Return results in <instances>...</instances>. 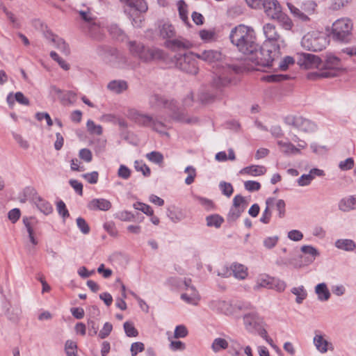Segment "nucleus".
<instances>
[{"label": "nucleus", "instance_id": "13d9d810", "mask_svg": "<svg viewBox=\"0 0 356 356\" xmlns=\"http://www.w3.org/2000/svg\"><path fill=\"white\" fill-rule=\"evenodd\" d=\"M76 225L80 231L83 234H88L90 232V227L87 222L85 220V219H83V218L79 217L76 219Z\"/></svg>", "mask_w": 356, "mask_h": 356}, {"label": "nucleus", "instance_id": "4be33fe9", "mask_svg": "<svg viewBox=\"0 0 356 356\" xmlns=\"http://www.w3.org/2000/svg\"><path fill=\"white\" fill-rule=\"evenodd\" d=\"M197 57L206 62L213 63L218 62L222 59V54L217 50H204L202 52L197 54Z\"/></svg>", "mask_w": 356, "mask_h": 356}, {"label": "nucleus", "instance_id": "6ab92c4d", "mask_svg": "<svg viewBox=\"0 0 356 356\" xmlns=\"http://www.w3.org/2000/svg\"><path fill=\"white\" fill-rule=\"evenodd\" d=\"M97 51L98 55L107 63L115 62L119 55L116 49L109 47L101 46L97 48Z\"/></svg>", "mask_w": 356, "mask_h": 356}, {"label": "nucleus", "instance_id": "e433bc0d", "mask_svg": "<svg viewBox=\"0 0 356 356\" xmlns=\"http://www.w3.org/2000/svg\"><path fill=\"white\" fill-rule=\"evenodd\" d=\"M291 292L296 296V302L298 304H301L307 296V291L303 286L293 287Z\"/></svg>", "mask_w": 356, "mask_h": 356}, {"label": "nucleus", "instance_id": "49530a36", "mask_svg": "<svg viewBox=\"0 0 356 356\" xmlns=\"http://www.w3.org/2000/svg\"><path fill=\"white\" fill-rule=\"evenodd\" d=\"M317 5L314 1H307L302 3L301 9L308 16L315 13Z\"/></svg>", "mask_w": 356, "mask_h": 356}, {"label": "nucleus", "instance_id": "79ce46f5", "mask_svg": "<svg viewBox=\"0 0 356 356\" xmlns=\"http://www.w3.org/2000/svg\"><path fill=\"white\" fill-rule=\"evenodd\" d=\"M288 7L291 11V13L300 19H301L303 22H307L309 20V18L308 16L302 11V9H299L292 5L291 3H287Z\"/></svg>", "mask_w": 356, "mask_h": 356}, {"label": "nucleus", "instance_id": "393cba45", "mask_svg": "<svg viewBox=\"0 0 356 356\" xmlns=\"http://www.w3.org/2000/svg\"><path fill=\"white\" fill-rule=\"evenodd\" d=\"M186 290L192 291V293H182L181 295V299L188 304L197 305L200 300V296L195 286L190 285V286L188 287V289Z\"/></svg>", "mask_w": 356, "mask_h": 356}, {"label": "nucleus", "instance_id": "0eeeda50", "mask_svg": "<svg viewBox=\"0 0 356 356\" xmlns=\"http://www.w3.org/2000/svg\"><path fill=\"white\" fill-rule=\"evenodd\" d=\"M343 69L342 63L338 57L328 54L326 56L324 63L321 62L320 71L309 74V79L334 77Z\"/></svg>", "mask_w": 356, "mask_h": 356}, {"label": "nucleus", "instance_id": "bf43d9fd", "mask_svg": "<svg viewBox=\"0 0 356 356\" xmlns=\"http://www.w3.org/2000/svg\"><path fill=\"white\" fill-rule=\"evenodd\" d=\"M50 56L53 60L56 61L60 67L63 70H68L70 69V65L63 58H61L56 52L51 51Z\"/></svg>", "mask_w": 356, "mask_h": 356}, {"label": "nucleus", "instance_id": "a19ab883", "mask_svg": "<svg viewBox=\"0 0 356 356\" xmlns=\"http://www.w3.org/2000/svg\"><path fill=\"white\" fill-rule=\"evenodd\" d=\"M111 36L116 40H122L125 38L124 31L116 24H112L108 28Z\"/></svg>", "mask_w": 356, "mask_h": 356}, {"label": "nucleus", "instance_id": "58836bf2", "mask_svg": "<svg viewBox=\"0 0 356 356\" xmlns=\"http://www.w3.org/2000/svg\"><path fill=\"white\" fill-rule=\"evenodd\" d=\"M278 145L280 147L282 151L285 154H298L300 150L298 148L296 147L292 143H286L283 141H278Z\"/></svg>", "mask_w": 356, "mask_h": 356}, {"label": "nucleus", "instance_id": "6e6d98bb", "mask_svg": "<svg viewBox=\"0 0 356 356\" xmlns=\"http://www.w3.org/2000/svg\"><path fill=\"white\" fill-rule=\"evenodd\" d=\"M76 348L77 346L76 342L71 340H67L65 342V349L67 356H76Z\"/></svg>", "mask_w": 356, "mask_h": 356}, {"label": "nucleus", "instance_id": "680f3d73", "mask_svg": "<svg viewBox=\"0 0 356 356\" xmlns=\"http://www.w3.org/2000/svg\"><path fill=\"white\" fill-rule=\"evenodd\" d=\"M145 350V345L142 342H134L131 344L130 351L131 356H136L138 353Z\"/></svg>", "mask_w": 356, "mask_h": 356}, {"label": "nucleus", "instance_id": "0e129e2a", "mask_svg": "<svg viewBox=\"0 0 356 356\" xmlns=\"http://www.w3.org/2000/svg\"><path fill=\"white\" fill-rule=\"evenodd\" d=\"M245 188L250 192L257 191L261 188V184L256 181H246L244 182Z\"/></svg>", "mask_w": 356, "mask_h": 356}, {"label": "nucleus", "instance_id": "ddd939ff", "mask_svg": "<svg viewBox=\"0 0 356 356\" xmlns=\"http://www.w3.org/2000/svg\"><path fill=\"white\" fill-rule=\"evenodd\" d=\"M248 202L244 197L241 195H236L233 199V205L228 213L227 220L235 221L245 211Z\"/></svg>", "mask_w": 356, "mask_h": 356}, {"label": "nucleus", "instance_id": "e2e57ef3", "mask_svg": "<svg viewBox=\"0 0 356 356\" xmlns=\"http://www.w3.org/2000/svg\"><path fill=\"white\" fill-rule=\"evenodd\" d=\"M95 151L97 154H100L105 151L106 147V140L99 138L94 143Z\"/></svg>", "mask_w": 356, "mask_h": 356}, {"label": "nucleus", "instance_id": "c03bdc74", "mask_svg": "<svg viewBox=\"0 0 356 356\" xmlns=\"http://www.w3.org/2000/svg\"><path fill=\"white\" fill-rule=\"evenodd\" d=\"M146 158L156 164H161L163 162V156L159 152L153 151L146 154Z\"/></svg>", "mask_w": 356, "mask_h": 356}, {"label": "nucleus", "instance_id": "c85d7f7f", "mask_svg": "<svg viewBox=\"0 0 356 356\" xmlns=\"http://www.w3.org/2000/svg\"><path fill=\"white\" fill-rule=\"evenodd\" d=\"M166 282L169 286L179 289H188V287L191 285V280L189 278L181 280L179 277H171L167 280Z\"/></svg>", "mask_w": 356, "mask_h": 356}, {"label": "nucleus", "instance_id": "a18cd8bd", "mask_svg": "<svg viewBox=\"0 0 356 356\" xmlns=\"http://www.w3.org/2000/svg\"><path fill=\"white\" fill-rule=\"evenodd\" d=\"M125 334L129 337H136L138 335V330L135 328L133 323L127 321L124 323Z\"/></svg>", "mask_w": 356, "mask_h": 356}, {"label": "nucleus", "instance_id": "c756f323", "mask_svg": "<svg viewBox=\"0 0 356 356\" xmlns=\"http://www.w3.org/2000/svg\"><path fill=\"white\" fill-rule=\"evenodd\" d=\"M179 16L181 20L187 26H191L188 18V6L184 0H179L177 3Z\"/></svg>", "mask_w": 356, "mask_h": 356}, {"label": "nucleus", "instance_id": "cd10ccee", "mask_svg": "<svg viewBox=\"0 0 356 356\" xmlns=\"http://www.w3.org/2000/svg\"><path fill=\"white\" fill-rule=\"evenodd\" d=\"M266 169L263 165H252L241 170L240 173L242 175H248L253 177L264 175Z\"/></svg>", "mask_w": 356, "mask_h": 356}, {"label": "nucleus", "instance_id": "6e6552de", "mask_svg": "<svg viewBox=\"0 0 356 356\" xmlns=\"http://www.w3.org/2000/svg\"><path fill=\"white\" fill-rule=\"evenodd\" d=\"M352 30L353 23L349 19H339L332 24L330 36L334 41L348 43L352 40Z\"/></svg>", "mask_w": 356, "mask_h": 356}, {"label": "nucleus", "instance_id": "603ef678", "mask_svg": "<svg viewBox=\"0 0 356 356\" xmlns=\"http://www.w3.org/2000/svg\"><path fill=\"white\" fill-rule=\"evenodd\" d=\"M134 167L137 171L141 172L145 177H149L150 175L151 171L149 168L142 161H136Z\"/></svg>", "mask_w": 356, "mask_h": 356}, {"label": "nucleus", "instance_id": "aec40b11", "mask_svg": "<svg viewBox=\"0 0 356 356\" xmlns=\"http://www.w3.org/2000/svg\"><path fill=\"white\" fill-rule=\"evenodd\" d=\"M243 322L246 330L253 331L257 329L262 323V319L254 312L248 313L244 315Z\"/></svg>", "mask_w": 356, "mask_h": 356}, {"label": "nucleus", "instance_id": "5fc2aeb1", "mask_svg": "<svg viewBox=\"0 0 356 356\" xmlns=\"http://www.w3.org/2000/svg\"><path fill=\"white\" fill-rule=\"evenodd\" d=\"M134 207L137 210L141 211L147 216H153L154 211L150 207V206L142 202H136L134 204Z\"/></svg>", "mask_w": 356, "mask_h": 356}, {"label": "nucleus", "instance_id": "473e14b6", "mask_svg": "<svg viewBox=\"0 0 356 356\" xmlns=\"http://www.w3.org/2000/svg\"><path fill=\"white\" fill-rule=\"evenodd\" d=\"M160 35L163 38H165L167 40H171L174 37L176 36V31L174 26L168 23H163L159 28Z\"/></svg>", "mask_w": 356, "mask_h": 356}, {"label": "nucleus", "instance_id": "69168bd1", "mask_svg": "<svg viewBox=\"0 0 356 356\" xmlns=\"http://www.w3.org/2000/svg\"><path fill=\"white\" fill-rule=\"evenodd\" d=\"M112 330H113L112 324L108 322L106 323L104 325L102 329L99 331V333L98 334L99 337L100 339L106 338L110 334Z\"/></svg>", "mask_w": 356, "mask_h": 356}, {"label": "nucleus", "instance_id": "a878e982", "mask_svg": "<svg viewBox=\"0 0 356 356\" xmlns=\"http://www.w3.org/2000/svg\"><path fill=\"white\" fill-rule=\"evenodd\" d=\"M23 222L29 234V238L31 243L33 245H36L38 242L34 236V226L36 223L35 219L33 218H24Z\"/></svg>", "mask_w": 356, "mask_h": 356}, {"label": "nucleus", "instance_id": "ea45409f", "mask_svg": "<svg viewBox=\"0 0 356 356\" xmlns=\"http://www.w3.org/2000/svg\"><path fill=\"white\" fill-rule=\"evenodd\" d=\"M272 277L264 275L257 279V284L254 286L255 290L260 289L261 287L270 289Z\"/></svg>", "mask_w": 356, "mask_h": 356}, {"label": "nucleus", "instance_id": "72a5a7b5", "mask_svg": "<svg viewBox=\"0 0 356 356\" xmlns=\"http://www.w3.org/2000/svg\"><path fill=\"white\" fill-rule=\"evenodd\" d=\"M107 88L111 91L119 94L125 91L128 88V85L125 81L114 80L108 83Z\"/></svg>", "mask_w": 356, "mask_h": 356}, {"label": "nucleus", "instance_id": "4d7b16f0", "mask_svg": "<svg viewBox=\"0 0 356 356\" xmlns=\"http://www.w3.org/2000/svg\"><path fill=\"white\" fill-rule=\"evenodd\" d=\"M200 37L206 42H211L215 40L216 33L211 30H202L200 31Z\"/></svg>", "mask_w": 356, "mask_h": 356}, {"label": "nucleus", "instance_id": "1a4fd4ad", "mask_svg": "<svg viewBox=\"0 0 356 356\" xmlns=\"http://www.w3.org/2000/svg\"><path fill=\"white\" fill-rule=\"evenodd\" d=\"M197 54L191 52L177 54L174 56L175 66L180 70L192 75L198 72Z\"/></svg>", "mask_w": 356, "mask_h": 356}, {"label": "nucleus", "instance_id": "b1692460", "mask_svg": "<svg viewBox=\"0 0 356 356\" xmlns=\"http://www.w3.org/2000/svg\"><path fill=\"white\" fill-rule=\"evenodd\" d=\"M32 201L36 207L44 214L48 215L52 212L53 209L51 204L40 196H34Z\"/></svg>", "mask_w": 356, "mask_h": 356}, {"label": "nucleus", "instance_id": "9d476101", "mask_svg": "<svg viewBox=\"0 0 356 356\" xmlns=\"http://www.w3.org/2000/svg\"><path fill=\"white\" fill-rule=\"evenodd\" d=\"M328 44V40L324 34L318 32H310L303 36L301 40L302 47L312 51H320Z\"/></svg>", "mask_w": 356, "mask_h": 356}, {"label": "nucleus", "instance_id": "bb28decb", "mask_svg": "<svg viewBox=\"0 0 356 356\" xmlns=\"http://www.w3.org/2000/svg\"><path fill=\"white\" fill-rule=\"evenodd\" d=\"M314 343L316 349L321 353H325L329 349V346H332L322 334L316 332L314 337Z\"/></svg>", "mask_w": 356, "mask_h": 356}, {"label": "nucleus", "instance_id": "a211bd4d", "mask_svg": "<svg viewBox=\"0 0 356 356\" xmlns=\"http://www.w3.org/2000/svg\"><path fill=\"white\" fill-rule=\"evenodd\" d=\"M261 8H264L266 15L272 19L282 10L277 0H263Z\"/></svg>", "mask_w": 356, "mask_h": 356}, {"label": "nucleus", "instance_id": "de8ad7c7", "mask_svg": "<svg viewBox=\"0 0 356 356\" xmlns=\"http://www.w3.org/2000/svg\"><path fill=\"white\" fill-rule=\"evenodd\" d=\"M286 286V283L280 279L272 277L270 289H275L278 292H282Z\"/></svg>", "mask_w": 356, "mask_h": 356}, {"label": "nucleus", "instance_id": "4468645a", "mask_svg": "<svg viewBox=\"0 0 356 356\" xmlns=\"http://www.w3.org/2000/svg\"><path fill=\"white\" fill-rule=\"evenodd\" d=\"M298 64L304 69L321 67V60L317 56L308 53H302L298 55Z\"/></svg>", "mask_w": 356, "mask_h": 356}, {"label": "nucleus", "instance_id": "864d4df0", "mask_svg": "<svg viewBox=\"0 0 356 356\" xmlns=\"http://www.w3.org/2000/svg\"><path fill=\"white\" fill-rule=\"evenodd\" d=\"M55 47L58 49L62 53L65 55H69L70 53V50L69 46L65 43V42L60 38H57L56 42L53 43Z\"/></svg>", "mask_w": 356, "mask_h": 356}, {"label": "nucleus", "instance_id": "2f4dec72", "mask_svg": "<svg viewBox=\"0 0 356 356\" xmlns=\"http://www.w3.org/2000/svg\"><path fill=\"white\" fill-rule=\"evenodd\" d=\"M233 275L239 280H244L248 276L247 268L241 264L234 263L230 266Z\"/></svg>", "mask_w": 356, "mask_h": 356}, {"label": "nucleus", "instance_id": "37998d69", "mask_svg": "<svg viewBox=\"0 0 356 356\" xmlns=\"http://www.w3.org/2000/svg\"><path fill=\"white\" fill-rule=\"evenodd\" d=\"M273 199L272 198H268L266 200V207L264 209L260 218V221L264 224H268L270 222L271 217V211H270L269 207L270 204L273 202Z\"/></svg>", "mask_w": 356, "mask_h": 356}, {"label": "nucleus", "instance_id": "39448f33", "mask_svg": "<svg viewBox=\"0 0 356 356\" xmlns=\"http://www.w3.org/2000/svg\"><path fill=\"white\" fill-rule=\"evenodd\" d=\"M241 72V67L237 65H221L215 72L212 79L211 86L218 90H222L223 88L229 86L232 83L235 74Z\"/></svg>", "mask_w": 356, "mask_h": 356}, {"label": "nucleus", "instance_id": "3c124183", "mask_svg": "<svg viewBox=\"0 0 356 356\" xmlns=\"http://www.w3.org/2000/svg\"><path fill=\"white\" fill-rule=\"evenodd\" d=\"M228 346L227 341L222 338L216 339L212 343V349L215 352L219 351L220 349H225Z\"/></svg>", "mask_w": 356, "mask_h": 356}, {"label": "nucleus", "instance_id": "f8f14e48", "mask_svg": "<svg viewBox=\"0 0 356 356\" xmlns=\"http://www.w3.org/2000/svg\"><path fill=\"white\" fill-rule=\"evenodd\" d=\"M263 32L267 40L264 43H269L271 46H275V49H280L284 45V40L278 33L276 26L271 23H267L263 26Z\"/></svg>", "mask_w": 356, "mask_h": 356}, {"label": "nucleus", "instance_id": "20e7f679", "mask_svg": "<svg viewBox=\"0 0 356 356\" xmlns=\"http://www.w3.org/2000/svg\"><path fill=\"white\" fill-rule=\"evenodd\" d=\"M280 49H275V46H271L269 43H264L259 47H257L252 54L248 55V58L257 65L263 67H269L272 65L275 56L279 54Z\"/></svg>", "mask_w": 356, "mask_h": 356}, {"label": "nucleus", "instance_id": "4c0bfd02", "mask_svg": "<svg viewBox=\"0 0 356 356\" xmlns=\"http://www.w3.org/2000/svg\"><path fill=\"white\" fill-rule=\"evenodd\" d=\"M207 225L208 227H215L219 228L222 223L224 222V219L218 214H213L208 216L206 218Z\"/></svg>", "mask_w": 356, "mask_h": 356}, {"label": "nucleus", "instance_id": "412c9836", "mask_svg": "<svg viewBox=\"0 0 356 356\" xmlns=\"http://www.w3.org/2000/svg\"><path fill=\"white\" fill-rule=\"evenodd\" d=\"M112 207L111 202L104 198H95L90 200L87 205L88 209L91 211H108Z\"/></svg>", "mask_w": 356, "mask_h": 356}, {"label": "nucleus", "instance_id": "f03ea898", "mask_svg": "<svg viewBox=\"0 0 356 356\" xmlns=\"http://www.w3.org/2000/svg\"><path fill=\"white\" fill-rule=\"evenodd\" d=\"M149 104L150 108L154 110L168 109L171 117L177 121L188 124L195 123L197 121L196 118H188L184 113L179 111L176 101L168 100L160 95H152L149 98Z\"/></svg>", "mask_w": 356, "mask_h": 356}, {"label": "nucleus", "instance_id": "09e8293b", "mask_svg": "<svg viewBox=\"0 0 356 356\" xmlns=\"http://www.w3.org/2000/svg\"><path fill=\"white\" fill-rule=\"evenodd\" d=\"M219 188L222 193L228 197H230L234 192L232 185L226 181H220L219 184Z\"/></svg>", "mask_w": 356, "mask_h": 356}, {"label": "nucleus", "instance_id": "9b49d317", "mask_svg": "<svg viewBox=\"0 0 356 356\" xmlns=\"http://www.w3.org/2000/svg\"><path fill=\"white\" fill-rule=\"evenodd\" d=\"M286 124L291 126L303 132L309 133L316 130V124L301 116L288 115L284 118Z\"/></svg>", "mask_w": 356, "mask_h": 356}, {"label": "nucleus", "instance_id": "338daca9", "mask_svg": "<svg viewBox=\"0 0 356 356\" xmlns=\"http://www.w3.org/2000/svg\"><path fill=\"white\" fill-rule=\"evenodd\" d=\"M187 334H188V330L184 325H177L175 327V330L174 332V337L175 338H176V339L184 338V337H186Z\"/></svg>", "mask_w": 356, "mask_h": 356}, {"label": "nucleus", "instance_id": "7ed1b4c3", "mask_svg": "<svg viewBox=\"0 0 356 356\" xmlns=\"http://www.w3.org/2000/svg\"><path fill=\"white\" fill-rule=\"evenodd\" d=\"M124 13L134 27H140L144 21L143 14L148 10L145 0H119Z\"/></svg>", "mask_w": 356, "mask_h": 356}, {"label": "nucleus", "instance_id": "423d86ee", "mask_svg": "<svg viewBox=\"0 0 356 356\" xmlns=\"http://www.w3.org/2000/svg\"><path fill=\"white\" fill-rule=\"evenodd\" d=\"M129 49L133 56L139 58L143 62L161 60L164 58L162 50L157 48L146 47L143 44L136 41H130L129 42Z\"/></svg>", "mask_w": 356, "mask_h": 356}, {"label": "nucleus", "instance_id": "dca6fc26", "mask_svg": "<svg viewBox=\"0 0 356 356\" xmlns=\"http://www.w3.org/2000/svg\"><path fill=\"white\" fill-rule=\"evenodd\" d=\"M208 306L210 309L216 313L225 315H230L233 313L232 305L225 300H212L209 302Z\"/></svg>", "mask_w": 356, "mask_h": 356}, {"label": "nucleus", "instance_id": "c9c22d12", "mask_svg": "<svg viewBox=\"0 0 356 356\" xmlns=\"http://www.w3.org/2000/svg\"><path fill=\"white\" fill-rule=\"evenodd\" d=\"M273 19L278 21L282 27L286 30H290L293 26V22L291 19L285 13L281 11Z\"/></svg>", "mask_w": 356, "mask_h": 356}, {"label": "nucleus", "instance_id": "052dcab7", "mask_svg": "<svg viewBox=\"0 0 356 356\" xmlns=\"http://www.w3.org/2000/svg\"><path fill=\"white\" fill-rule=\"evenodd\" d=\"M301 251L312 257V261L314 260L315 257L319 254L318 250L312 245H303L301 247Z\"/></svg>", "mask_w": 356, "mask_h": 356}, {"label": "nucleus", "instance_id": "2eb2a0df", "mask_svg": "<svg viewBox=\"0 0 356 356\" xmlns=\"http://www.w3.org/2000/svg\"><path fill=\"white\" fill-rule=\"evenodd\" d=\"M128 116L138 125L150 128L154 120V118L152 116L142 113L136 109L129 110Z\"/></svg>", "mask_w": 356, "mask_h": 356}, {"label": "nucleus", "instance_id": "f3484780", "mask_svg": "<svg viewBox=\"0 0 356 356\" xmlns=\"http://www.w3.org/2000/svg\"><path fill=\"white\" fill-rule=\"evenodd\" d=\"M165 46L172 51H181L190 49L192 47V44L190 41L181 36H175L171 40H166Z\"/></svg>", "mask_w": 356, "mask_h": 356}, {"label": "nucleus", "instance_id": "5701e85b", "mask_svg": "<svg viewBox=\"0 0 356 356\" xmlns=\"http://www.w3.org/2000/svg\"><path fill=\"white\" fill-rule=\"evenodd\" d=\"M338 207L343 212L356 209V195H350L342 198L338 203Z\"/></svg>", "mask_w": 356, "mask_h": 356}, {"label": "nucleus", "instance_id": "7c9ffc66", "mask_svg": "<svg viewBox=\"0 0 356 356\" xmlns=\"http://www.w3.org/2000/svg\"><path fill=\"white\" fill-rule=\"evenodd\" d=\"M334 245L337 248L347 252L353 251L356 248V243L353 240L348 238L337 239Z\"/></svg>", "mask_w": 356, "mask_h": 356}, {"label": "nucleus", "instance_id": "f704fd0d", "mask_svg": "<svg viewBox=\"0 0 356 356\" xmlns=\"http://www.w3.org/2000/svg\"><path fill=\"white\" fill-rule=\"evenodd\" d=\"M315 292L321 301H327L330 297V293L325 283H321L316 286Z\"/></svg>", "mask_w": 356, "mask_h": 356}, {"label": "nucleus", "instance_id": "f257e3e1", "mask_svg": "<svg viewBox=\"0 0 356 356\" xmlns=\"http://www.w3.org/2000/svg\"><path fill=\"white\" fill-rule=\"evenodd\" d=\"M231 42L238 50L248 56L257 47L254 30L248 26L241 24L232 29L229 34Z\"/></svg>", "mask_w": 356, "mask_h": 356}, {"label": "nucleus", "instance_id": "774afa93", "mask_svg": "<svg viewBox=\"0 0 356 356\" xmlns=\"http://www.w3.org/2000/svg\"><path fill=\"white\" fill-rule=\"evenodd\" d=\"M354 166V160L353 158H348L344 161H341L339 163V168L343 170H348Z\"/></svg>", "mask_w": 356, "mask_h": 356}, {"label": "nucleus", "instance_id": "8fccbe9b", "mask_svg": "<svg viewBox=\"0 0 356 356\" xmlns=\"http://www.w3.org/2000/svg\"><path fill=\"white\" fill-rule=\"evenodd\" d=\"M88 131L90 134H95L97 135H101L103 129L101 125L95 124L92 120H88L86 123Z\"/></svg>", "mask_w": 356, "mask_h": 356}]
</instances>
